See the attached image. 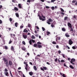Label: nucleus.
Instances as JSON below:
<instances>
[{
	"label": "nucleus",
	"instance_id": "f257e3e1",
	"mask_svg": "<svg viewBox=\"0 0 77 77\" xmlns=\"http://www.w3.org/2000/svg\"><path fill=\"white\" fill-rule=\"evenodd\" d=\"M41 42H38L37 43V44H35L33 45V46L34 47H35V48H42V45H40L41 44ZM40 44V45H39Z\"/></svg>",
	"mask_w": 77,
	"mask_h": 77
},
{
	"label": "nucleus",
	"instance_id": "f03ea898",
	"mask_svg": "<svg viewBox=\"0 0 77 77\" xmlns=\"http://www.w3.org/2000/svg\"><path fill=\"white\" fill-rule=\"evenodd\" d=\"M3 60H4L5 64L6 66L8 67L9 66V64H8V61L7 59H6L5 57L3 58Z\"/></svg>",
	"mask_w": 77,
	"mask_h": 77
},
{
	"label": "nucleus",
	"instance_id": "7ed1b4c3",
	"mask_svg": "<svg viewBox=\"0 0 77 77\" xmlns=\"http://www.w3.org/2000/svg\"><path fill=\"white\" fill-rule=\"evenodd\" d=\"M67 25L68 26L70 29V31H73L74 29L72 27V24L71 23L68 22Z\"/></svg>",
	"mask_w": 77,
	"mask_h": 77
},
{
	"label": "nucleus",
	"instance_id": "20e7f679",
	"mask_svg": "<svg viewBox=\"0 0 77 77\" xmlns=\"http://www.w3.org/2000/svg\"><path fill=\"white\" fill-rule=\"evenodd\" d=\"M75 59L72 58L71 60L70 63H72V65H75V63H74V62H75Z\"/></svg>",
	"mask_w": 77,
	"mask_h": 77
},
{
	"label": "nucleus",
	"instance_id": "39448f33",
	"mask_svg": "<svg viewBox=\"0 0 77 77\" xmlns=\"http://www.w3.org/2000/svg\"><path fill=\"white\" fill-rule=\"evenodd\" d=\"M52 20L51 18H49L48 20H47V23L48 24H50L51 23L50 22H51Z\"/></svg>",
	"mask_w": 77,
	"mask_h": 77
},
{
	"label": "nucleus",
	"instance_id": "423d86ee",
	"mask_svg": "<svg viewBox=\"0 0 77 77\" xmlns=\"http://www.w3.org/2000/svg\"><path fill=\"white\" fill-rule=\"evenodd\" d=\"M40 68L41 69V70H42V71H44V70H47V69H47L46 67L43 66V68L41 67Z\"/></svg>",
	"mask_w": 77,
	"mask_h": 77
},
{
	"label": "nucleus",
	"instance_id": "0eeeda50",
	"mask_svg": "<svg viewBox=\"0 0 77 77\" xmlns=\"http://www.w3.org/2000/svg\"><path fill=\"white\" fill-rule=\"evenodd\" d=\"M23 36L24 39H26L27 38V35L24 33L23 34Z\"/></svg>",
	"mask_w": 77,
	"mask_h": 77
},
{
	"label": "nucleus",
	"instance_id": "6e6552de",
	"mask_svg": "<svg viewBox=\"0 0 77 77\" xmlns=\"http://www.w3.org/2000/svg\"><path fill=\"white\" fill-rule=\"evenodd\" d=\"M69 45H72L73 44V42L71 39H70L69 41Z\"/></svg>",
	"mask_w": 77,
	"mask_h": 77
},
{
	"label": "nucleus",
	"instance_id": "1a4fd4ad",
	"mask_svg": "<svg viewBox=\"0 0 77 77\" xmlns=\"http://www.w3.org/2000/svg\"><path fill=\"white\" fill-rule=\"evenodd\" d=\"M39 19H40V20H42L43 21H45V19L42 18V17L41 16H39Z\"/></svg>",
	"mask_w": 77,
	"mask_h": 77
},
{
	"label": "nucleus",
	"instance_id": "9d476101",
	"mask_svg": "<svg viewBox=\"0 0 77 77\" xmlns=\"http://www.w3.org/2000/svg\"><path fill=\"white\" fill-rule=\"evenodd\" d=\"M8 63L9 64V66H12V62L11 60L9 61Z\"/></svg>",
	"mask_w": 77,
	"mask_h": 77
},
{
	"label": "nucleus",
	"instance_id": "9b49d317",
	"mask_svg": "<svg viewBox=\"0 0 77 77\" xmlns=\"http://www.w3.org/2000/svg\"><path fill=\"white\" fill-rule=\"evenodd\" d=\"M21 4H19L18 5V6L19 8L20 9H23V7L21 6Z\"/></svg>",
	"mask_w": 77,
	"mask_h": 77
},
{
	"label": "nucleus",
	"instance_id": "f8f14e48",
	"mask_svg": "<svg viewBox=\"0 0 77 77\" xmlns=\"http://www.w3.org/2000/svg\"><path fill=\"white\" fill-rule=\"evenodd\" d=\"M54 23H54H52V24L51 25V26L52 27H54V24H55V23Z\"/></svg>",
	"mask_w": 77,
	"mask_h": 77
},
{
	"label": "nucleus",
	"instance_id": "ddd939ff",
	"mask_svg": "<svg viewBox=\"0 0 77 77\" xmlns=\"http://www.w3.org/2000/svg\"><path fill=\"white\" fill-rule=\"evenodd\" d=\"M11 50L12 51H14V50H15V49H14V46H11Z\"/></svg>",
	"mask_w": 77,
	"mask_h": 77
},
{
	"label": "nucleus",
	"instance_id": "4468645a",
	"mask_svg": "<svg viewBox=\"0 0 77 77\" xmlns=\"http://www.w3.org/2000/svg\"><path fill=\"white\" fill-rule=\"evenodd\" d=\"M29 74L30 75L32 76L33 75V72H29Z\"/></svg>",
	"mask_w": 77,
	"mask_h": 77
},
{
	"label": "nucleus",
	"instance_id": "2eb2a0df",
	"mask_svg": "<svg viewBox=\"0 0 77 77\" xmlns=\"http://www.w3.org/2000/svg\"><path fill=\"white\" fill-rule=\"evenodd\" d=\"M5 75H6V76H9V73L8 72H6L5 73Z\"/></svg>",
	"mask_w": 77,
	"mask_h": 77
},
{
	"label": "nucleus",
	"instance_id": "dca6fc26",
	"mask_svg": "<svg viewBox=\"0 0 77 77\" xmlns=\"http://www.w3.org/2000/svg\"><path fill=\"white\" fill-rule=\"evenodd\" d=\"M23 32H24L25 33H27V32H28V30L26 29H24Z\"/></svg>",
	"mask_w": 77,
	"mask_h": 77
},
{
	"label": "nucleus",
	"instance_id": "f3484780",
	"mask_svg": "<svg viewBox=\"0 0 77 77\" xmlns=\"http://www.w3.org/2000/svg\"><path fill=\"white\" fill-rule=\"evenodd\" d=\"M65 35L66 37H69L70 36L68 33H66Z\"/></svg>",
	"mask_w": 77,
	"mask_h": 77
},
{
	"label": "nucleus",
	"instance_id": "a211bd4d",
	"mask_svg": "<svg viewBox=\"0 0 77 77\" xmlns=\"http://www.w3.org/2000/svg\"><path fill=\"white\" fill-rule=\"evenodd\" d=\"M72 18L73 20H76V16L75 15H74L73 17Z\"/></svg>",
	"mask_w": 77,
	"mask_h": 77
},
{
	"label": "nucleus",
	"instance_id": "6ab92c4d",
	"mask_svg": "<svg viewBox=\"0 0 77 77\" xmlns=\"http://www.w3.org/2000/svg\"><path fill=\"white\" fill-rule=\"evenodd\" d=\"M14 9L15 10V11H18V8L15 7L14 8Z\"/></svg>",
	"mask_w": 77,
	"mask_h": 77
},
{
	"label": "nucleus",
	"instance_id": "aec40b11",
	"mask_svg": "<svg viewBox=\"0 0 77 77\" xmlns=\"http://www.w3.org/2000/svg\"><path fill=\"white\" fill-rule=\"evenodd\" d=\"M33 68L35 70V71H36V70H37V68H36V66H33Z\"/></svg>",
	"mask_w": 77,
	"mask_h": 77
},
{
	"label": "nucleus",
	"instance_id": "412c9836",
	"mask_svg": "<svg viewBox=\"0 0 77 77\" xmlns=\"http://www.w3.org/2000/svg\"><path fill=\"white\" fill-rule=\"evenodd\" d=\"M32 40H30L29 42V44H30V45H32Z\"/></svg>",
	"mask_w": 77,
	"mask_h": 77
},
{
	"label": "nucleus",
	"instance_id": "4be33fe9",
	"mask_svg": "<svg viewBox=\"0 0 77 77\" xmlns=\"http://www.w3.org/2000/svg\"><path fill=\"white\" fill-rule=\"evenodd\" d=\"M57 39L58 40H60V37H58L57 38V39L56 40L57 41Z\"/></svg>",
	"mask_w": 77,
	"mask_h": 77
},
{
	"label": "nucleus",
	"instance_id": "5701e85b",
	"mask_svg": "<svg viewBox=\"0 0 77 77\" xmlns=\"http://www.w3.org/2000/svg\"><path fill=\"white\" fill-rule=\"evenodd\" d=\"M21 49L23 51H26V48L25 47H22L21 48Z\"/></svg>",
	"mask_w": 77,
	"mask_h": 77
},
{
	"label": "nucleus",
	"instance_id": "b1692460",
	"mask_svg": "<svg viewBox=\"0 0 77 77\" xmlns=\"http://www.w3.org/2000/svg\"><path fill=\"white\" fill-rule=\"evenodd\" d=\"M18 23H15V27H18Z\"/></svg>",
	"mask_w": 77,
	"mask_h": 77
},
{
	"label": "nucleus",
	"instance_id": "393cba45",
	"mask_svg": "<svg viewBox=\"0 0 77 77\" xmlns=\"http://www.w3.org/2000/svg\"><path fill=\"white\" fill-rule=\"evenodd\" d=\"M15 15L17 17H19V14L18 13H15Z\"/></svg>",
	"mask_w": 77,
	"mask_h": 77
},
{
	"label": "nucleus",
	"instance_id": "a878e982",
	"mask_svg": "<svg viewBox=\"0 0 77 77\" xmlns=\"http://www.w3.org/2000/svg\"><path fill=\"white\" fill-rule=\"evenodd\" d=\"M60 9L61 11V12H64V10H63V9H62V8H60Z\"/></svg>",
	"mask_w": 77,
	"mask_h": 77
},
{
	"label": "nucleus",
	"instance_id": "bb28decb",
	"mask_svg": "<svg viewBox=\"0 0 77 77\" xmlns=\"http://www.w3.org/2000/svg\"><path fill=\"white\" fill-rule=\"evenodd\" d=\"M10 74L11 77H13V75H12V73L11 72V71H10Z\"/></svg>",
	"mask_w": 77,
	"mask_h": 77
},
{
	"label": "nucleus",
	"instance_id": "cd10ccee",
	"mask_svg": "<svg viewBox=\"0 0 77 77\" xmlns=\"http://www.w3.org/2000/svg\"><path fill=\"white\" fill-rule=\"evenodd\" d=\"M62 31H63V32H65V30H65V28H63L62 29Z\"/></svg>",
	"mask_w": 77,
	"mask_h": 77
},
{
	"label": "nucleus",
	"instance_id": "c85d7f7f",
	"mask_svg": "<svg viewBox=\"0 0 77 77\" xmlns=\"http://www.w3.org/2000/svg\"><path fill=\"white\" fill-rule=\"evenodd\" d=\"M67 19H68V17L66 16L64 17V20H66Z\"/></svg>",
	"mask_w": 77,
	"mask_h": 77
},
{
	"label": "nucleus",
	"instance_id": "c756f323",
	"mask_svg": "<svg viewBox=\"0 0 77 77\" xmlns=\"http://www.w3.org/2000/svg\"><path fill=\"white\" fill-rule=\"evenodd\" d=\"M69 67L72 69H74V67L72 65H70Z\"/></svg>",
	"mask_w": 77,
	"mask_h": 77
},
{
	"label": "nucleus",
	"instance_id": "7c9ffc66",
	"mask_svg": "<svg viewBox=\"0 0 77 77\" xmlns=\"http://www.w3.org/2000/svg\"><path fill=\"white\" fill-rule=\"evenodd\" d=\"M5 48L6 50H8V46H5Z\"/></svg>",
	"mask_w": 77,
	"mask_h": 77
},
{
	"label": "nucleus",
	"instance_id": "2f4dec72",
	"mask_svg": "<svg viewBox=\"0 0 77 77\" xmlns=\"http://www.w3.org/2000/svg\"><path fill=\"white\" fill-rule=\"evenodd\" d=\"M75 2H76V1H75V0H73V1L72 2V3H75Z\"/></svg>",
	"mask_w": 77,
	"mask_h": 77
},
{
	"label": "nucleus",
	"instance_id": "473e14b6",
	"mask_svg": "<svg viewBox=\"0 0 77 77\" xmlns=\"http://www.w3.org/2000/svg\"><path fill=\"white\" fill-rule=\"evenodd\" d=\"M22 43L24 45H26V43L24 41H23L22 42Z\"/></svg>",
	"mask_w": 77,
	"mask_h": 77
},
{
	"label": "nucleus",
	"instance_id": "72a5a7b5",
	"mask_svg": "<svg viewBox=\"0 0 77 77\" xmlns=\"http://www.w3.org/2000/svg\"><path fill=\"white\" fill-rule=\"evenodd\" d=\"M52 44H56V42L54 41L53 42Z\"/></svg>",
	"mask_w": 77,
	"mask_h": 77
},
{
	"label": "nucleus",
	"instance_id": "f704fd0d",
	"mask_svg": "<svg viewBox=\"0 0 77 77\" xmlns=\"http://www.w3.org/2000/svg\"><path fill=\"white\" fill-rule=\"evenodd\" d=\"M47 35H50V32H47Z\"/></svg>",
	"mask_w": 77,
	"mask_h": 77
},
{
	"label": "nucleus",
	"instance_id": "c9c22d12",
	"mask_svg": "<svg viewBox=\"0 0 77 77\" xmlns=\"http://www.w3.org/2000/svg\"><path fill=\"white\" fill-rule=\"evenodd\" d=\"M62 76L63 77H66V75L64 74H63L62 75Z\"/></svg>",
	"mask_w": 77,
	"mask_h": 77
},
{
	"label": "nucleus",
	"instance_id": "e433bc0d",
	"mask_svg": "<svg viewBox=\"0 0 77 77\" xmlns=\"http://www.w3.org/2000/svg\"><path fill=\"white\" fill-rule=\"evenodd\" d=\"M51 9H52V10H54V7H51Z\"/></svg>",
	"mask_w": 77,
	"mask_h": 77
},
{
	"label": "nucleus",
	"instance_id": "4c0bfd02",
	"mask_svg": "<svg viewBox=\"0 0 77 77\" xmlns=\"http://www.w3.org/2000/svg\"><path fill=\"white\" fill-rule=\"evenodd\" d=\"M32 39H35V36L33 35L32 36Z\"/></svg>",
	"mask_w": 77,
	"mask_h": 77
},
{
	"label": "nucleus",
	"instance_id": "58836bf2",
	"mask_svg": "<svg viewBox=\"0 0 77 77\" xmlns=\"http://www.w3.org/2000/svg\"><path fill=\"white\" fill-rule=\"evenodd\" d=\"M72 49H76V48H75V46H73L72 47Z\"/></svg>",
	"mask_w": 77,
	"mask_h": 77
},
{
	"label": "nucleus",
	"instance_id": "ea45409f",
	"mask_svg": "<svg viewBox=\"0 0 77 77\" xmlns=\"http://www.w3.org/2000/svg\"><path fill=\"white\" fill-rule=\"evenodd\" d=\"M31 41L33 43H34V42H35V41L34 40L32 39Z\"/></svg>",
	"mask_w": 77,
	"mask_h": 77
},
{
	"label": "nucleus",
	"instance_id": "a19ab883",
	"mask_svg": "<svg viewBox=\"0 0 77 77\" xmlns=\"http://www.w3.org/2000/svg\"><path fill=\"white\" fill-rule=\"evenodd\" d=\"M23 27H24V26H23V25H21L20 26V29H23Z\"/></svg>",
	"mask_w": 77,
	"mask_h": 77
},
{
	"label": "nucleus",
	"instance_id": "79ce46f5",
	"mask_svg": "<svg viewBox=\"0 0 77 77\" xmlns=\"http://www.w3.org/2000/svg\"><path fill=\"white\" fill-rule=\"evenodd\" d=\"M28 26L29 27H31V25L29 23H28Z\"/></svg>",
	"mask_w": 77,
	"mask_h": 77
},
{
	"label": "nucleus",
	"instance_id": "37998d69",
	"mask_svg": "<svg viewBox=\"0 0 77 77\" xmlns=\"http://www.w3.org/2000/svg\"><path fill=\"white\" fill-rule=\"evenodd\" d=\"M56 1V0H51V3H53L54 2H55V1Z\"/></svg>",
	"mask_w": 77,
	"mask_h": 77
},
{
	"label": "nucleus",
	"instance_id": "c03bdc74",
	"mask_svg": "<svg viewBox=\"0 0 77 77\" xmlns=\"http://www.w3.org/2000/svg\"><path fill=\"white\" fill-rule=\"evenodd\" d=\"M12 42V40L10 41L9 42V44H11Z\"/></svg>",
	"mask_w": 77,
	"mask_h": 77
},
{
	"label": "nucleus",
	"instance_id": "a18cd8bd",
	"mask_svg": "<svg viewBox=\"0 0 77 77\" xmlns=\"http://www.w3.org/2000/svg\"><path fill=\"white\" fill-rule=\"evenodd\" d=\"M10 22H11V21H12V18H10Z\"/></svg>",
	"mask_w": 77,
	"mask_h": 77
},
{
	"label": "nucleus",
	"instance_id": "49530a36",
	"mask_svg": "<svg viewBox=\"0 0 77 77\" xmlns=\"http://www.w3.org/2000/svg\"><path fill=\"white\" fill-rule=\"evenodd\" d=\"M61 14H62V15H65V13L62 12L61 13Z\"/></svg>",
	"mask_w": 77,
	"mask_h": 77
},
{
	"label": "nucleus",
	"instance_id": "de8ad7c7",
	"mask_svg": "<svg viewBox=\"0 0 77 77\" xmlns=\"http://www.w3.org/2000/svg\"><path fill=\"white\" fill-rule=\"evenodd\" d=\"M42 29L43 31H45V28L43 27H42Z\"/></svg>",
	"mask_w": 77,
	"mask_h": 77
},
{
	"label": "nucleus",
	"instance_id": "09e8293b",
	"mask_svg": "<svg viewBox=\"0 0 77 77\" xmlns=\"http://www.w3.org/2000/svg\"><path fill=\"white\" fill-rule=\"evenodd\" d=\"M61 62H65V61L63 60H61Z\"/></svg>",
	"mask_w": 77,
	"mask_h": 77
},
{
	"label": "nucleus",
	"instance_id": "8fccbe9b",
	"mask_svg": "<svg viewBox=\"0 0 77 77\" xmlns=\"http://www.w3.org/2000/svg\"><path fill=\"white\" fill-rule=\"evenodd\" d=\"M5 71L6 72H8V69H5Z\"/></svg>",
	"mask_w": 77,
	"mask_h": 77
},
{
	"label": "nucleus",
	"instance_id": "3c124183",
	"mask_svg": "<svg viewBox=\"0 0 77 77\" xmlns=\"http://www.w3.org/2000/svg\"><path fill=\"white\" fill-rule=\"evenodd\" d=\"M27 2L28 3H30V0H27Z\"/></svg>",
	"mask_w": 77,
	"mask_h": 77
},
{
	"label": "nucleus",
	"instance_id": "603ef678",
	"mask_svg": "<svg viewBox=\"0 0 77 77\" xmlns=\"http://www.w3.org/2000/svg\"><path fill=\"white\" fill-rule=\"evenodd\" d=\"M55 62H57V58H56L55 59Z\"/></svg>",
	"mask_w": 77,
	"mask_h": 77
},
{
	"label": "nucleus",
	"instance_id": "864d4df0",
	"mask_svg": "<svg viewBox=\"0 0 77 77\" xmlns=\"http://www.w3.org/2000/svg\"><path fill=\"white\" fill-rule=\"evenodd\" d=\"M26 67L27 68L28 66H29L28 65V64H26Z\"/></svg>",
	"mask_w": 77,
	"mask_h": 77
},
{
	"label": "nucleus",
	"instance_id": "5fc2aeb1",
	"mask_svg": "<svg viewBox=\"0 0 77 77\" xmlns=\"http://www.w3.org/2000/svg\"><path fill=\"white\" fill-rule=\"evenodd\" d=\"M10 35H11V38H12V36L13 35V34H10Z\"/></svg>",
	"mask_w": 77,
	"mask_h": 77
},
{
	"label": "nucleus",
	"instance_id": "6e6d98bb",
	"mask_svg": "<svg viewBox=\"0 0 77 77\" xmlns=\"http://www.w3.org/2000/svg\"><path fill=\"white\" fill-rule=\"evenodd\" d=\"M25 69H26V70L27 72V71H28V70H27V69H27V67H26L25 68Z\"/></svg>",
	"mask_w": 77,
	"mask_h": 77
},
{
	"label": "nucleus",
	"instance_id": "4d7b16f0",
	"mask_svg": "<svg viewBox=\"0 0 77 77\" xmlns=\"http://www.w3.org/2000/svg\"><path fill=\"white\" fill-rule=\"evenodd\" d=\"M47 64H48V65H50V63L49 62H47L46 63Z\"/></svg>",
	"mask_w": 77,
	"mask_h": 77
},
{
	"label": "nucleus",
	"instance_id": "13d9d810",
	"mask_svg": "<svg viewBox=\"0 0 77 77\" xmlns=\"http://www.w3.org/2000/svg\"><path fill=\"white\" fill-rule=\"evenodd\" d=\"M46 8L47 9H49V7L46 6Z\"/></svg>",
	"mask_w": 77,
	"mask_h": 77
},
{
	"label": "nucleus",
	"instance_id": "bf43d9fd",
	"mask_svg": "<svg viewBox=\"0 0 77 77\" xmlns=\"http://www.w3.org/2000/svg\"><path fill=\"white\" fill-rule=\"evenodd\" d=\"M29 64H30V65H32L33 63H32L31 62H30Z\"/></svg>",
	"mask_w": 77,
	"mask_h": 77
},
{
	"label": "nucleus",
	"instance_id": "052dcab7",
	"mask_svg": "<svg viewBox=\"0 0 77 77\" xmlns=\"http://www.w3.org/2000/svg\"><path fill=\"white\" fill-rule=\"evenodd\" d=\"M66 47H67L68 49H70V48L68 46H66Z\"/></svg>",
	"mask_w": 77,
	"mask_h": 77
},
{
	"label": "nucleus",
	"instance_id": "680f3d73",
	"mask_svg": "<svg viewBox=\"0 0 77 77\" xmlns=\"http://www.w3.org/2000/svg\"><path fill=\"white\" fill-rule=\"evenodd\" d=\"M58 61L59 63H60V61L59 60V59H58Z\"/></svg>",
	"mask_w": 77,
	"mask_h": 77
},
{
	"label": "nucleus",
	"instance_id": "e2e57ef3",
	"mask_svg": "<svg viewBox=\"0 0 77 77\" xmlns=\"http://www.w3.org/2000/svg\"><path fill=\"white\" fill-rule=\"evenodd\" d=\"M56 47L57 48H59V46H58V45H57Z\"/></svg>",
	"mask_w": 77,
	"mask_h": 77
},
{
	"label": "nucleus",
	"instance_id": "0e129e2a",
	"mask_svg": "<svg viewBox=\"0 0 77 77\" xmlns=\"http://www.w3.org/2000/svg\"><path fill=\"white\" fill-rule=\"evenodd\" d=\"M24 64H25V65H26V64H27V62H24Z\"/></svg>",
	"mask_w": 77,
	"mask_h": 77
},
{
	"label": "nucleus",
	"instance_id": "69168bd1",
	"mask_svg": "<svg viewBox=\"0 0 77 77\" xmlns=\"http://www.w3.org/2000/svg\"><path fill=\"white\" fill-rule=\"evenodd\" d=\"M2 21L0 20V24H2Z\"/></svg>",
	"mask_w": 77,
	"mask_h": 77
},
{
	"label": "nucleus",
	"instance_id": "338daca9",
	"mask_svg": "<svg viewBox=\"0 0 77 77\" xmlns=\"http://www.w3.org/2000/svg\"><path fill=\"white\" fill-rule=\"evenodd\" d=\"M60 53H61V51H58L59 54H60Z\"/></svg>",
	"mask_w": 77,
	"mask_h": 77
},
{
	"label": "nucleus",
	"instance_id": "774afa93",
	"mask_svg": "<svg viewBox=\"0 0 77 77\" xmlns=\"http://www.w3.org/2000/svg\"><path fill=\"white\" fill-rule=\"evenodd\" d=\"M41 2H44V0H41Z\"/></svg>",
	"mask_w": 77,
	"mask_h": 77
}]
</instances>
